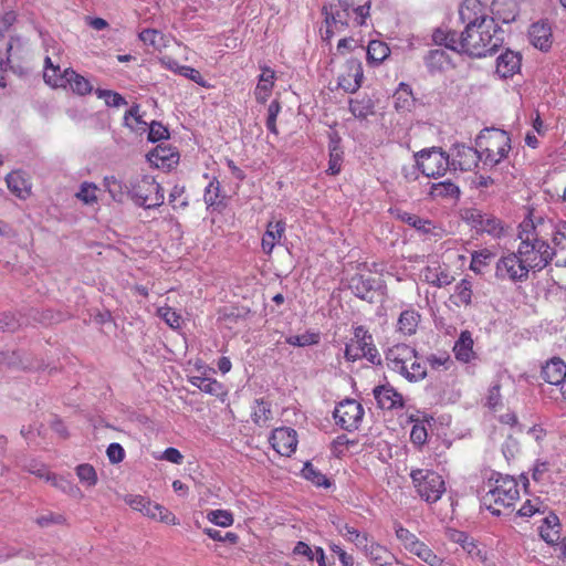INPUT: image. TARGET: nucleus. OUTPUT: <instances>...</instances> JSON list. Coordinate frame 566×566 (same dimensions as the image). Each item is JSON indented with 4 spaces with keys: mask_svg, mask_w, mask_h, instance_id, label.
Instances as JSON below:
<instances>
[{
    "mask_svg": "<svg viewBox=\"0 0 566 566\" xmlns=\"http://www.w3.org/2000/svg\"><path fill=\"white\" fill-rule=\"evenodd\" d=\"M503 43V31L494 19L486 22L465 27L459 33V53H465L472 57H483L494 53Z\"/></svg>",
    "mask_w": 566,
    "mask_h": 566,
    "instance_id": "nucleus-1",
    "label": "nucleus"
},
{
    "mask_svg": "<svg viewBox=\"0 0 566 566\" xmlns=\"http://www.w3.org/2000/svg\"><path fill=\"white\" fill-rule=\"evenodd\" d=\"M518 239L521 242L517 252L532 271L543 270L555 255V250L541 238V232L532 220L520 224Z\"/></svg>",
    "mask_w": 566,
    "mask_h": 566,
    "instance_id": "nucleus-2",
    "label": "nucleus"
},
{
    "mask_svg": "<svg viewBox=\"0 0 566 566\" xmlns=\"http://www.w3.org/2000/svg\"><path fill=\"white\" fill-rule=\"evenodd\" d=\"M488 488L482 504L493 515H501L504 510L513 507L520 499L518 484L512 476L496 474V478L489 479Z\"/></svg>",
    "mask_w": 566,
    "mask_h": 566,
    "instance_id": "nucleus-3",
    "label": "nucleus"
},
{
    "mask_svg": "<svg viewBox=\"0 0 566 566\" xmlns=\"http://www.w3.org/2000/svg\"><path fill=\"white\" fill-rule=\"evenodd\" d=\"M475 143L481 160L490 167L500 164L511 150V138L502 129L486 128L480 133Z\"/></svg>",
    "mask_w": 566,
    "mask_h": 566,
    "instance_id": "nucleus-4",
    "label": "nucleus"
},
{
    "mask_svg": "<svg viewBox=\"0 0 566 566\" xmlns=\"http://www.w3.org/2000/svg\"><path fill=\"white\" fill-rule=\"evenodd\" d=\"M129 195L136 205L146 209L159 207L165 200L163 188L151 176L130 178Z\"/></svg>",
    "mask_w": 566,
    "mask_h": 566,
    "instance_id": "nucleus-5",
    "label": "nucleus"
},
{
    "mask_svg": "<svg viewBox=\"0 0 566 566\" xmlns=\"http://www.w3.org/2000/svg\"><path fill=\"white\" fill-rule=\"evenodd\" d=\"M410 478L417 494L427 503L438 502L446 492L443 478L432 470H411Z\"/></svg>",
    "mask_w": 566,
    "mask_h": 566,
    "instance_id": "nucleus-6",
    "label": "nucleus"
},
{
    "mask_svg": "<svg viewBox=\"0 0 566 566\" xmlns=\"http://www.w3.org/2000/svg\"><path fill=\"white\" fill-rule=\"evenodd\" d=\"M127 505L134 511L140 512L143 515L156 520L167 525H178L179 521L176 515L159 503L153 502L149 497L140 494H128L124 497Z\"/></svg>",
    "mask_w": 566,
    "mask_h": 566,
    "instance_id": "nucleus-7",
    "label": "nucleus"
},
{
    "mask_svg": "<svg viewBox=\"0 0 566 566\" xmlns=\"http://www.w3.org/2000/svg\"><path fill=\"white\" fill-rule=\"evenodd\" d=\"M418 168L423 175L431 178L443 176L451 170L450 157L441 148L423 149L416 155Z\"/></svg>",
    "mask_w": 566,
    "mask_h": 566,
    "instance_id": "nucleus-8",
    "label": "nucleus"
},
{
    "mask_svg": "<svg viewBox=\"0 0 566 566\" xmlns=\"http://www.w3.org/2000/svg\"><path fill=\"white\" fill-rule=\"evenodd\" d=\"M531 271L517 251L501 256L495 266L496 277L511 282L526 281Z\"/></svg>",
    "mask_w": 566,
    "mask_h": 566,
    "instance_id": "nucleus-9",
    "label": "nucleus"
},
{
    "mask_svg": "<svg viewBox=\"0 0 566 566\" xmlns=\"http://www.w3.org/2000/svg\"><path fill=\"white\" fill-rule=\"evenodd\" d=\"M461 217L463 221L478 232L488 233L493 238H501L503 234L504 229L501 221L494 216L485 213L476 208L464 209Z\"/></svg>",
    "mask_w": 566,
    "mask_h": 566,
    "instance_id": "nucleus-10",
    "label": "nucleus"
},
{
    "mask_svg": "<svg viewBox=\"0 0 566 566\" xmlns=\"http://www.w3.org/2000/svg\"><path fill=\"white\" fill-rule=\"evenodd\" d=\"M333 416L344 430L353 431L358 429L363 421L364 408L355 399H345L335 407Z\"/></svg>",
    "mask_w": 566,
    "mask_h": 566,
    "instance_id": "nucleus-11",
    "label": "nucleus"
},
{
    "mask_svg": "<svg viewBox=\"0 0 566 566\" xmlns=\"http://www.w3.org/2000/svg\"><path fill=\"white\" fill-rule=\"evenodd\" d=\"M388 365L410 381H417L427 375L428 358L427 356H403L402 358L395 356Z\"/></svg>",
    "mask_w": 566,
    "mask_h": 566,
    "instance_id": "nucleus-12",
    "label": "nucleus"
},
{
    "mask_svg": "<svg viewBox=\"0 0 566 566\" xmlns=\"http://www.w3.org/2000/svg\"><path fill=\"white\" fill-rule=\"evenodd\" d=\"M322 12L325 18V30L321 31V35L323 41L329 43L335 34L346 30L350 12L338 10L334 4H325Z\"/></svg>",
    "mask_w": 566,
    "mask_h": 566,
    "instance_id": "nucleus-13",
    "label": "nucleus"
},
{
    "mask_svg": "<svg viewBox=\"0 0 566 566\" xmlns=\"http://www.w3.org/2000/svg\"><path fill=\"white\" fill-rule=\"evenodd\" d=\"M269 442L277 454L291 457L297 448V433L289 427L275 428L269 438Z\"/></svg>",
    "mask_w": 566,
    "mask_h": 566,
    "instance_id": "nucleus-14",
    "label": "nucleus"
},
{
    "mask_svg": "<svg viewBox=\"0 0 566 566\" xmlns=\"http://www.w3.org/2000/svg\"><path fill=\"white\" fill-rule=\"evenodd\" d=\"M481 160L480 150L473 147L457 145L450 159L451 170L469 171Z\"/></svg>",
    "mask_w": 566,
    "mask_h": 566,
    "instance_id": "nucleus-15",
    "label": "nucleus"
},
{
    "mask_svg": "<svg viewBox=\"0 0 566 566\" xmlns=\"http://www.w3.org/2000/svg\"><path fill=\"white\" fill-rule=\"evenodd\" d=\"M27 40L20 35H11L4 50H0V87H6V72L10 67L11 52L19 59L23 57L27 49Z\"/></svg>",
    "mask_w": 566,
    "mask_h": 566,
    "instance_id": "nucleus-16",
    "label": "nucleus"
},
{
    "mask_svg": "<svg viewBox=\"0 0 566 566\" xmlns=\"http://www.w3.org/2000/svg\"><path fill=\"white\" fill-rule=\"evenodd\" d=\"M459 18L465 27L476 25L486 22L489 17L486 8L480 0H463L459 8Z\"/></svg>",
    "mask_w": 566,
    "mask_h": 566,
    "instance_id": "nucleus-17",
    "label": "nucleus"
},
{
    "mask_svg": "<svg viewBox=\"0 0 566 566\" xmlns=\"http://www.w3.org/2000/svg\"><path fill=\"white\" fill-rule=\"evenodd\" d=\"M373 354L376 352L373 335L361 325L353 327V336L346 343L345 354Z\"/></svg>",
    "mask_w": 566,
    "mask_h": 566,
    "instance_id": "nucleus-18",
    "label": "nucleus"
},
{
    "mask_svg": "<svg viewBox=\"0 0 566 566\" xmlns=\"http://www.w3.org/2000/svg\"><path fill=\"white\" fill-rule=\"evenodd\" d=\"M373 391L377 406L382 410L401 409L405 406L402 395L390 385L377 386Z\"/></svg>",
    "mask_w": 566,
    "mask_h": 566,
    "instance_id": "nucleus-19",
    "label": "nucleus"
},
{
    "mask_svg": "<svg viewBox=\"0 0 566 566\" xmlns=\"http://www.w3.org/2000/svg\"><path fill=\"white\" fill-rule=\"evenodd\" d=\"M361 551L374 566H391L396 559L395 555L386 546L375 541L368 539Z\"/></svg>",
    "mask_w": 566,
    "mask_h": 566,
    "instance_id": "nucleus-20",
    "label": "nucleus"
},
{
    "mask_svg": "<svg viewBox=\"0 0 566 566\" xmlns=\"http://www.w3.org/2000/svg\"><path fill=\"white\" fill-rule=\"evenodd\" d=\"M421 277L424 282L436 286L443 287L451 284L454 277L449 273L448 269L433 262L421 270Z\"/></svg>",
    "mask_w": 566,
    "mask_h": 566,
    "instance_id": "nucleus-21",
    "label": "nucleus"
},
{
    "mask_svg": "<svg viewBox=\"0 0 566 566\" xmlns=\"http://www.w3.org/2000/svg\"><path fill=\"white\" fill-rule=\"evenodd\" d=\"M542 378L551 385L558 386L566 377V363L559 356H553L542 367Z\"/></svg>",
    "mask_w": 566,
    "mask_h": 566,
    "instance_id": "nucleus-22",
    "label": "nucleus"
},
{
    "mask_svg": "<svg viewBox=\"0 0 566 566\" xmlns=\"http://www.w3.org/2000/svg\"><path fill=\"white\" fill-rule=\"evenodd\" d=\"M530 42L541 51H547L552 45V28L547 21H538L528 30Z\"/></svg>",
    "mask_w": 566,
    "mask_h": 566,
    "instance_id": "nucleus-23",
    "label": "nucleus"
},
{
    "mask_svg": "<svg viewBox=\"0 0 566 566\" xmlns=\"http://www.w3.org/2000/svg\"><path fill=\"white\" fill-rule=\"evenodd\" d=\"M363 81V69L360 63L350 62L347 65V72L338 77V86L346 93H355Z\"/></svg>",
    "mask_w": 566,
    "mask_h": 566,
    "instance_id": "nucleus-24",
    "label": "nucleus"
},
{
    "mask_svg": "<svg viewBox=\"0 0 566 566\" xmlns=\"http://www.w3.org/2000/svg\"><path fill=\"white\" fill-rule=\"evenodd\" d=\"M521 69V56L518 53L506 50L496 60V73L507 78L517 73Z\"/></svg>",
    "mask_w": 566,
    "mask_h": 566,
    "instance_id": "nucleus-25",
    "label": "nucleus"
},
{
    "mask_svg": "<svg viewBox=\"0 0 566 566\" xmlns=\"http://www.w3.org/2000/svg\"><path fill=\"white\" fill-rule=\"evenodd\" d=\"M285 232V222L283 220L270 221L266 224L265 233L262 238V250L271 254L276 243H280Z\"/></svg>",
    "mask_w": 566,
    "mask_h": 566,
    "instance_id": "nucleus-26",
    "label": "nucleus"
},
{
    "mask_svg": "<svg viewBox=\"0 0 566 566\" xmlns=\"http://www.w3.org/2000/svg\"><path fill=\"white\" fill-rule=\"evenodd\" d=\"M543 541L549 545H556L560 541L562 525L556 514L546 516L538 527Z\"/></svg>",
    "mask_w": 566,
    "mask_h": 566,
    "instance_id": "nucleus-27",
    "label": "nucleus"
},
{
    "mask_svg": "<svg viewBox=\"0 0 566 566\" xmlns=\"http://www.w3.org/2000/svg\"><path fill=\"white\" fill-rule=\"evenodd\" d=\"M421 319V315L413 307L409 306L405 311H402L397 321V332L411 336L416 334L419 323Z\"/></svg>",
    "mask_w": 566,
    "mask_h": 566,
    "instance_id": "nucleus-28",
    "label": "nucleus"
},
{
    "mask_svg": "<svg viewBox=\"0 0 566 566\" xmlns=\"http://www.w3.org/2000/svg\"><path fill=\"white\" fill-rule=\"evenodd\" d=\"M275 73L272 69L264 66L259 76L254 96L258 103L264 104L270 97L274 86Z\"/></svg>",
    "mask_w": 566,
    "mask_h": 566,
    "instance_id": "nucleus-29",
    "label": "nucleus"
},
{
    "mask_svg": "<svg viewBox=\"0 0 566 566\" xmlns=\"http://www.w3.org/2000/svg\"><path fill=\"white\" fill-rule=\"evenodd\" d=\"M251 419L259 427H270L273 420L271 402L263 398L255 399L251 407Z\"/></svg>",
    "mask_w": 566,
    "mask_h": 566,
    "instance_id": "nucleus-30",
    "label": "nucleus"
},
{
    "mask_svg": "<svg viewBox=\"0 0 566 566\" xmlns=\"http://www.w3.org/2000/svg\"><path fill=\"white\" fill-rule=\"evenodd\" d=\"M9 190L20 199H25L31 193V184L21 171H12L6 178Z\"/></svg>",
    "mask_w": 566,
    "mask_h": 566,
    "instance_id": "nucleus-31",
    "label": "nucleus"
},
{
    "mask_svg": "<svg viewBox=\"0 0 566 566\" xmlns=\"http://www.w3.org/2000/svg\"><path fill=\"white\" fill-rule=\"evenodd\" d=\"M429 566H446L442 557L438 556L424 542L418 539L408 551Z\"/></svg>",
    "mask_w": 566,
    "mask_h": 566,
    "instance_id": "nucleus-32",
    "label": "nucleus"
},
{
    "mask_svg": "<svg viewBox=\"0 0 566 566\" xmlns=\"http://www.w3.org/2000/svg\"><path fill=\"white\" fill-rule=\"evenodd\" d=\"M147 158L156 167H171L178 163L179 156L171 148L157 146L147 155Z\"/></svg>",
    "mask_w": 566,
    "mask_h": 566,
    "instance_id": "nucleus-33",
    "label": "nucleus"
},
{
    "mask_svg": "<svg viewBox=\"0 0 566 566\" xmlns=\"http://www.w3.org/2000/svg\"><path fill=\"white\" fill-rule=\"evenodd\" d=\"M43 78L46 84L53 87H66L65 70L61 71L59 65H53L49 56L45 57Z\"/></svg>",
    "mask_w": 566,
    "mask_h": 566,
    "instance_id": "nucleus-34",
    "label": "nucleus"
},
{
    "mask_svg": "<svg viewBox=\"0 0 566 566\" xmlns=\"http://www.w3.org/2000/svg\"><path fill=\"white\" fill-rule=\"evenodd\" d=\"M66 86L71 88V91L78 95H85L92 92L93 86L90 81L84 76L77 74L72 69H65Z\"/></svg>",
    "mask_w": 566,
    "mask_h": 566,
    "instance_id": "nucleus-35",
    "label": "nucleus"
},
{
    "mask_svg": "<svg viewBox=\"0 0 566 566\" xmlns=\"http://www.w3.org/2000/svg\"><path fill=\"white\" fill-rule=\"evenodd\" d=\"M139 39L145 44L151 45L154 49L161 51L166 49L171 38L169 35L164 34L163 32L156 29H145L139 33Z\"/></svg>",
    "mask_w": 566,
    "mask_h": 566,
    "instance_id": "nucleus-36",
    "label": "nucleus"
},
{
    "mask_svg": "<svg viewBox=\"0 0 566 566\" xmlns=\"http://www.w3.org/2000/svg\"><path fill=\"white\" fill-rule=\"evenodd\" d=\"M460 193L459 187L450 180L434 182L430 186L429 196L438 198H457Z\"/></svg>",
    "mask_w": 566,
    "mask_h": 566,
    "instance_id": "nucleus-37",
    "label": "nucleus"
},
{
    "mask_svg": "<svg viewBox=\"0 0 566 566\" xmlns=\"http://www.w3.org/2000/svg\"><path fill=\"white\" fill-rule=\"evenodd\" d=\"M472 283L468 279H462L457 285L454 290V294L452 295L453 303L457 306H469L472 302Z\"/></svg>",
    "mask_w": 566,
    "mask_h": 566,
    "instance_id": "nucleus-38",
    "label": "nucleus"
},
{
    "mask_svg": "<svg viewBox=\"0 0 566 566\" xmlns=\"http://www.w3.org/2000/svg\"><path fill=\"white\" fill-rule=\"evenodd\" d=\"M46 482L51 483L53 488L62 491L67 495L82 496L80 488L62 475H57L52 472L51 475H46Z\"/></svg>",
    "mask_w": 566,
    "mask_h": 566,
    "instance_id": "nucleus-39",
    "label": "nucleus"
},
{
    "mask_svg": "<svg viewBox=\"0 0 566 566\" xmlns=\"http://www.w3.org/2000/svg\"><path fill=\"white\" fill-rule=\"evenodd\" d=\"M424 62L430 72L442 71L450 64L449 56L442 49L431 50Z\"/></svg>",
    "mask_w": 566,
    "mask_h": 566,
    "instance_id": "nucleus-40",
    "label": "nucleus"
},
{
    "mask_svg": "<svg viewBox=\"0 0 566 566\" xmlns=\"http://www.w3.org/2000/svg\"><path fill=\"white\" fill-rule=\"evenodd\" d=\"M343 161V150L339 145V138H331L329 142V160L327 172L329 175H337L340 171Z\"/></svg>",
    "mask_w": 566,
    "mask_h": 566,
    "instance_id": "nucleus-41",
    "label": "nucleus"
},
{
    "mask_svg": "<svg viewBox=\"0 0 566 566\" xmlns=\"http://www.w3.org/2000/svg\"><path fill=\"white\" fill-rule=\"evenodd\" d=\"M394 102L395 107L398 111H409L413 106L415 99L412 92L407 84L400 83L399 87L394 94Z\"/></svg>",
    "mask_w": 566,
    "mask_h": 566,
    "instance_id": "nucleus-42",
    "label": "nucleus"
},
{
    "mask_svg": "<svg viewBox=\"0 0 566 566\" xmlns=\"http://www.w3.org/2000/svg\"><path fill=\"white\" fill-rule=\"evenodd\" d=\"M432 40L438 45H444L447 49L459 52V33L455 31H444L437 29L432 34Z\"/></svg>",
    "mask_w": 566,
    "mask_h": 566,
    "instance_id": "nucleus-43",
    "label": "nucleus"
},
{
    "mask_svg": "<svg viewBox=\"0 0 566 566\" xmlns=\"http://www.w3.org/2000/svg\"><path fill=\"white\" fill-rule=\"evenodd\" d=\"M390 54L388 45L381 41L373 40L367 46V59L369 62L379 64Z\"/></svg>",
    "mask_w": 566,
    "mask_h": 566,
    "instance_id": "nucleus-44",
    "label": "nucleus"
},
{
    "mask_svg": "<svg viewBox=\"0 0 566 566\" xmlns=\"http://www.w3.org/2000/svg\"><path fill=\"white\" fill-rule=\"evenodd\" d=\"M104 187L115 201H122L125 192L129 193V184L124 185L115 176H106L103 180Z\"/></svg>",
    "mask_w": 566,
    "mask_h": 566,
    "instance_id": "nucleus-45",
    "label": "nucleus"
},
{
    "mask_svg": "<svg viewBox=\"0 0 566 566\" xmlns=\"http://www.w3.org/2000/svg\"><path fill=\"white\" fill-rule=\"evenodd\" d=\"M302 475L307 481L312 482L316 486L328 488L331 485L329 480L318 469H316L311 462H306L302 469Z\"/></svg>",
    "mask_w": 566,
    "mask_h": 566,
    "instance_id": "nucleus-46",
    "label": "nucleus"
},
{
    "mask_svg": "<svg viewBox=\"0 0 566 566\" xmlns=\"http://www.w3.org/2000/svg\"><path fill=\"white\" fill-rule=\"evenodd\" d=\"M339 534L344 536L348 542L354 543L360 549L369 539V535L367 533H361L349 524L343 525L339 528Z\"/></svg>",
    "mask_w": 566,
    "mask_h": 566,
    "instance_id": "nucleus-47",
    "label": "nucleus"
},
{
    "mask_svg": "<svg viewBox=\"0 0 566 566\" xmlns=\"http://www.w3.org/2000/svg\"><path fill=\"white\" fill-rule=\"evenodd\" d=\"M286 340L289 344L300 347L316 345L321 340V333L318 331L308 329L303 334L290 336Z\"/></svg>",
    "mask_w": 566,
    "mask_h": 566,
    "instance_id": "nucleus-48",
    "label": "nucleus"
},
{
    "mask_svg": "<svg viewBox=\"0 0 566 566\" xmlns=\"http://www.w3.org/2000/svg\"><path fill=\"white\" fill-rule=\"evenodd\" d=\"M124 123L133 130L146 129L147 123L142 117L139 105L135 104L125 113Z\"/></svg>",
    "mask_w": 566,
    "mask_h": 566,
    "instance_id": "nucleus-49",
    "label": "nucleus"
},
{
    "mask_svg": "<svg viewBox=\"0 0 566 566\" xmlns=\"http://www.w3.org/2000/svg\"><path fill=\"white\" fill-rule=\"evenodd\" d=\"M76 475L81 483L85 484L88 488L95 486L97 484L98 478L96 470L92 464L83 463L78 464L75 468Z\"/></svg>",
    "mask_w": 566,
    "mask_h": 566,
    "instance_id": "nucleus-50",
    "label": "nucleus"
},
{
    "mask_svg": "<svg viewBox=\"0 0 566 566\" xmlns=\"http://www.w3.org/2000/svg\"><path fill=\"white\" fill-rule=\"evenodd\" d=\"M493 258L494 253L489 249L474 251L471 255L470 269L475 273H480L482 268L486 266Z\"/></svg>",
    "mask_w": 566,
    "mask_h": 566,
    "instance_id": "nucleus-51",
    "label": "nucleus"
},
{
    "mask_svg": "<svg viewBox=\"0 0 566 566\" xmlns=\"http://www.w3.org/2000/svg\"><path fill=\"white\" fill-rule=\"evenodd\" d=\"M97 191L98 188L95 184L84 181L81 184L75 197L84 205L90 206L97 202Z\"/></svg>",
    "mask_w": 566,
    "mask_h": 566,
    "instance_id": "nucleus-52",
    "label": "nucleus"
},
{
    "mask_svg": "<svg viewBox=\"0 0 566 566\" xmlns=\"http://www.w3.org/2000/svg\"><path fill=\"white\" fill-rule=\"evenodd\" d=\"M207 520L220 527H230L234 523L233 514L228 510H212L207 513Z\"/></svg>",
    "mask_w": 566,
    "mask_h": 566,
    "instance_id": "nucleus-53",
    "label": "nucleus"
},
{
    "mask_svg": "<svg viewBox=\"0 0 566 566\" xmlns=\"http://www.w3.org/2000/svg\"><path fill=\"white\" fill-rule=\"evenodd\" d=\"M398 217L407 224L413 227L422 233H429L432 230V223L429 220L422 219L409 212H401Z\"/></svg>",
    "mask_w": 566,
    "mask_h": 566,
    "instance_id": "nucleus-54",
    "label": "nucleus"
},
{
    "mask_svg": "<svg viewBox=\"0 0 566 566\" xmlns=\"http://www.w3.org/2000/svg\"><path fill=\"white\" fill-rule=\"evenodd\" d=\"M394 530L397 539L400 542V544L403 546L406 551H409L410 547L419 539L415 533L410 532L399 522H396L394 524Z\"/></svg>",
    "mask_w": 566,
    "mask_h": 566,
    "instance_id": "nucleus-55",
    "label": "nucleus"
},
{
    "mask_svg": "<svg viewBox=\"0 0 566 566\" xmlns=\"http://www.w3.org/2000/svg\"><path fill=\"white\" fill-rule=\"evenodd\" d=\"M552 241L556 248L566 249V220L551 222Z\"/></svg>",
    "mask_w": 566,
    "mask_h": 566,
    "instance_id": "nucleus-56",
    "label": "nucleus"
},
{
    "mask_svg": "<svg viewBox=\"0 0 566 566\" xmlns=\"http://www.w3.org/2000/svg\"><path fill=\"white\" fill-rule=\"evenodd\" d=\"M373 108L374 105L369 98L361 101H350L349 103V111L357 118H366L367 116L371 115L374 112Z\"/></svg>",
    "mask_w": 566,
    "mask_h": 566,
    "instance_id": "nucleus-57",
    "label": "nucleus"
},
{
    "mask_svg": "<svg viewBox=\"0 0 566 566\" xmlns=\"http://www.w3.org/2000/svg\"><path fill=\"white\" fill-rule=\"evenodd\" d=\"M220 182L217 178L210 180L208 186L205 189L203 200L208 207L217 206L220 202Z\"/></svg>",
    "mask_w": 566,
    "mask_h": 566,
    "instance_id": "nucleus-58",
    "label": "nucleus"
},
{
    "mask_svg": "<svg viewBox=\"0 0 566 566\" xmlns=\"http://www.w3.org/2000/svg\"><path fill=\"white\" fill-rule=\"evenodd\" d=\"M200 384H201V391H203V392L216 396L217 398H220L221 400H223L224 397L227 396L226 388L223 387L222 384H220L216 379L207 377Z\"/></svg>",
    "mask_w": 566,
    "mask_h": 566,
    "instance_id": "nucleus-59",
    "label": "nucleus"
},
{
    "mask_svg": "<svg viewBox=\"0 0 566 566\" xmlns=\"http://www.w3.org/2000/svg\"><path fill=\"white\" fill-rule=\"evenodd\" d=\"M98 98L105 101V104L109 107H120L126 105V99L118 93L108 90H96L95 92Z\"/></svg>",
    "mask_w": 566,
    "mask_h": 566,
    "instance_id": "nucleus-60",
    "label": "nucleus"
},
{
    "mask_svg": "<svg viewBox=\"0 0 566 566\" xmlns=\"http://www.w3.org/2000/svg\"><path fill=\"white\" fill-rule=\"evenodd\" d=\"M485 406L494 411L503 406L501 385L499 382L490 387L488 395L485 397Z\"/></svg>",
    "mask_w": 566,
    "mask_h": 566,
    "instance_id": "nucleus-61",
    "label": "nucleus"
},
{
    "mask_svg": "<svg viewBox=\"0 0 566 566\" xmlns=\"http://www.w3.org/2000/svg\"><path fill=\"white\" fill-rule=\"evenodd\" d=\"M473 338L472 334L469 331L461 332L458 340L454 343L453 353L454 354H467L468 352H472L473 349Z\"/></svg>",
    "mask_w": 566,
    "mask_h": 566,
    "instance_id": "nucleus-62",
    "label": "nucleus"
},
{
    "mask_svg": "<svg viewBox=\"0 0 566 566\" xmlns=\"http://www.w3.org/2000/svg\"><path fill=\"white\" fill-rule=\"evenodd\" d=\"M158 315L171 328H174V329L180 328L182 317L176 311H174L171 307H160L158 310Z\"/></svg>",
    "mask_w": 566,
    "mask_h": 566,
    "instance_id": "nucleus-63",
    "label": "nucleus"
},
{
    "mask_svg": "<svg viewBox=\"0 0 566 566\" xmlns=\"http://www.w3.org/2000/svg\"><path fill=\"white\" fill-rule=\"evenodd\" d=\"M532 478L536 483L545 484L549 482L551 474H549V464L545 461L541 462L537 461L534 464Z\"/></svg>",
    "mask_w": 566,
    "mask_h": 566,
    "instance_id": "nucleus-64",
    "label": "nucleus"
}]
</instances>
